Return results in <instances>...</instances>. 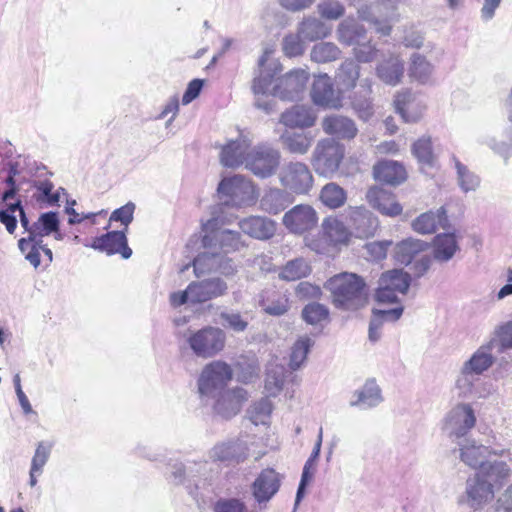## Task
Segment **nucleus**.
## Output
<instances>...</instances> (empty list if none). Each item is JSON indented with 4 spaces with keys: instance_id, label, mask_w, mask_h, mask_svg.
<instances>
[{
    "instance_id": "864d4df0",
    "label": "nucleus",
    "mask_w": 512,
    "mask_h": 512,
    "mask_svg": "<svg viewBox=\"0 0 512 512\" xmlns=\"http://www.w3.org/2000/svg\"><path fill=\"white\" fill-rule=\"evenodd\" d=\"M311 268L304 259H295L288 262L280 272L281 279L286 281H296L310 274Z\"/></svg>"
},
{
    "instance_id": "a211bd4d",
    "label": "nucleus",
    "mask_w": 512,
    "mask_h": 512,
    "mask_svg": "<svg viewBox=\"0 0 512 512\" xmlns=\"http://www.w3.org/2000/svg\"><path fill=\"white\" fill-rule=\"evenodd\" d=\"M311 99L317 106L330 109L342 107V94L334 89L332 79L327 74L315 77L311 88Z\"/></svg>"
},
{
    "instance_id": "58836bf2",
    "label": "nucleus",
    "mask_w": 512,
    "mask_h": 512,
    "mask_svg": "<svg viewBox=\"0 0 512 512\" xmlns=\"http://www.w3.org/2000/svg\"><path fill=\"white\" fill-rule=\"evenodd\" d=\"M286 127L308 128L315 124L316 115L311 108L295 106L281 115L280 119Z\"/></svg>"
},
{
    "instance_id": "8fccbe9b",
    "label": "nucleus",
    "mask_w": 512,
    "mask_h": 512,
    "mask_svg": "<svg viewBox=\"0 0 512 512\" xmlns=\"http://www.w3.org/2000/svg\"><path fill=\"white\" fill-rule=\"evenodd\" d=\"M313 345V341L308 336L299 337L293 344L290 353L289 367L292 370H297L306 361L307 354Z\"/></svg>"
},
{
    "instance_id": "49530a36",
    "label": "nucleus",
    "mask_w": 512,
    "mask_h": 512,
    "mask_svg": "<svg viewBox=\"0 0 512 512\" xmlns=\"http://www.w3.org/2000/svg\"><path fill=\"white\" fill-rule=\"evenodd\" d=\"M59 228V219L56 212H46L29 229V234L42 239L49 236Z\"/></svg>"
},
{
    "instance_id": "cd10ccee",
    "label": "nucleus",
    "mask_w": 512,
    "mask_h": 512,
    "mask_svg": "<svg viewBox=\"0 0 512 512\" xmlns=\"http://www.w3.org/2000/svg\"><path fill=\"white\" fill-rule=\"evenodd\" d=\"M227 290V283L220 278H210L190 283L193 304L221 297L226 294Z\"/></svg>"
},
{
    "instance_id": "e433bc0d",
    "label": "nucleus",
    "mask_w": 512,
    "mask_h": 512,
    "mask_svg": "<svg viewBox=\"0 0 512 512\" xmlns=\"http://www.w3.org/2000/svg\"><path fill=\"white\" fill-rule=\"evenodd\" d=\"M403 73L404 64L398 56H390L382 60L376 68L378 78L391 86H396L400 83Z\"/></svg>"
},
{
    "instance_id": "4c0bfd02",
    "label": "nucleus",
    "mask_w": 512,
    "mask_h": 512,
    "mask_svg": "<svg viewBox=\"0 0 512 512\" xmlns=\"http://www.w3.org/2000/svg\"><path fill=\"white\" fill-rule=\"evenodd\" d=\"M340 41L353 46L354 55L361 62H370L375 58L376 51L371 46L367 34H341Z\"/></svg>"
},
{
    "instance_id": "aec40b11",
    "label": "nucleus",
    "mask_w": 512,
    "mask_h": 512,
    "mask_svg": "<svg viewBox=\"0 0 512 512\" xmlns=\"http://www.w3.org/2000/svg\"><path fill=\"white\" fill-rule=\"evenodd\" d=\"M252 140L248 135L241 133L237 139L228 141L221 150L220 161L223 166L236 168L246 167L248 153L251 151Z\"/></svg>"
},
{
    "instance_id": "13d9d810",
    "label": "nucleus",
    "mask_w": 512,
    "mask_h": 512,
    "mask_svg": "<svg viewBox=\"0 0 512 512\" xmlns=\"http://www.w3.org/2000/svg\"><path fill=\"white\" fill-rule=\"evenodd\" d=\"M340 56L338 47L330 42L316 44L311 51V59L317 63L335 61Z\"/></svg>"
},
{
    "instance_id": "1a4fd4ad",
    "label": "nucleus",
    "mask_w": 512,
    "mask_h": 512,
    "mask_svg": "<svg viewBox=\"0 0 512 512\" xmlns=\"http://www.w3.org/2000/svg\"><path fill=\"white\" fill-rule=\"evenodd\" d=\"M187 343L196 356L212 358L223 351L226 334L220 328L207 326L191 333L187 337Z\"/></svg>"
},
{
    "instance_id": "412c9836",
    "label": "nucleus",
    "mask_w": 512,
    "mask_h": 512,
    "mask_svg": "<svg viewBox=\"0 0 512 512\" xmlns=\"http://www.w3.org/2000/svg\"><path fill=\"white\" fill-rule=\"evenodd\" d=\"M18 248L25 260L36 270L40 268L42 263L41 253L44 254V268L48 267L53 261L52 250L43 244V239L31 234L19 239Z\"/></svg>"
},
{
    "instance_id": "c03bdc74",
    "label": "nucleus",
    "mask_w": 512,
    "mask_h": 512,
    "mask_svg": "<svg viewBox=\"0 0 512 512\" xmlns=\"http://www.w3.org/2000/svg\"><path fill=\"white\" fill-rule=\"evenodd\" d=\"M452 161L456 169L457 183L461 191L464 193L476 191L481 183L480 177L460 162L457 157L453 156Z\"/></svg>"
},
{
    "instance_id": "a18cd8bd",
    "label": "nucleus",
    "mask_w": 512,
    "mask_h": 512,
    "mask_svg": "<svg viewBox=\"0 0 512 512\" xmlns=\"http://www.w3.org/2000/svg\"><path fill=\"white\" fill-rule=\"evenodd\" d=\"M319 197L322 204L330 209L340 208L347 201L346 191L334 182L324 185L320 191Z\"/></svg>"
},
{
    "instance_id": "2f4dec72",
    "label": "nucleus",
    "mask_w": 512,
    "mask_h": 512,
    "mask_svg": "<svg viewBox=\"0 0 512 512\" xmlns=\"http://www.w3.org/2000/svg\"><path fill=\"white\" fill-rule=\"evenodd\" d=\"M448 222L446 209L442 206L437 210L427 211L416 217L412 223V229L419 234H432L438 228H445Z\"/></svg>"
},
{
    "instance_id": "e2e57ef3",
    "label": "nucleus",
    "mask_w": 512,
    "mask_h": 512,
    "mask_svg": "<svg viewBox=\"0 0 512 512\" xmlns=\"http://www.w3.org/2000/svg\"><path fill=\"white\" fill-rule=\"evenodd\" d=\"M490 341H495V347L499 346L500 351L512 349V321L499 326Z\"/></svg>"
},
{
    "instance_id": "f257e3e1",
    "label": "nucleus",
    "mask_w": 512,
    "mask_h": 512,
    "mask_svg": "<svg viewBox=\"0 0 512 512\" xmlns=\"http://www.w3.org/2000/svg\"><path fill=\"white\" fill-rule=\"evenodd\" d=\"M273 48H266L259 59V74L254 78L252 89L255 95L264 96L272 93L282 99L293 100L303 93L309 79L308 71L295 69L278 79L272 87L275 75L281 70L280 64L271 59Z\"/></svg>"
},
{
    "instance_id": "393cba45",
    "label": "nucleus",
    "mask_w": 512,
    "mask_h": 512,
    "mask_svg": "<svg viewBox=\"0 0 512 512\" xmlns=\"http://www.w3.org/2000/svg\"><path fill=\"white\" fill-rule=\"evenodd\" d=\"M366 201L373 209L387 217H397L403 212V207L396 196L378 186L371 187L367 191Z\"/></svg>"
},
{
    "instance_id": "72a5a7b5",
    "label": "nucleus",
    "mask_w": 512,
    "mask_h": 512,
    "mask_svg": "<svg viewBox=\"0 0 512 512\" xmlns=\"http://www.w3.org/2000/svg\"><path fill=\"white\" fill-rule=\"evenodd\" d=\"M323 131L341 139H352L357 135L358 129L348 117L342 115H330L322 121Z\"/></svg>"
},
{
    "instance_id": "680f3d73",
    "label": "nucleus",
    "mask_w": 512,
    "mask_h": 512,
    "mask_svg": "<svg viewBox=\"0 0 512 512\" xmlns=\"http://www.w3.org/2000/svg\"><path fill=\"white\" fill-rule=\"evenodd\" d=\"M231 442L234 463L244 462L251 455L252 449L256 443L254 438L251 437L241 438Z\"/></svg>"
},
{
    "instance_id": "79ce46f5",
    "label": "nucleus",
    "mask_w": 512,
    "mask_h": 512,
    "mask_svg": "<svg viewBox=\"0 0 512 512\" xmlns=\"http://www.w3.org/2000/svg\"><path fill=\"white\" fill-rule=\"evenodd\" d=\"M313 136L308 132H293L286 130L281 134L280 139L283 146L294 154H306L310 149Z\"/></svg>"
},
{
    "instance_id": "c9c22d12",
    "label": "nucleus",
    "mask_w": 512,
    "mask_h": 512,
    "mask_svg": "<svg viewBox=\"0 0 512 512\" xmlns=\"http://www.w3.org/2000/svg\"><path fill=\"white\" fill-rule=\"evenodd\" d=\"M285 373V368L281 365H272L267 370L264 388L268 396L275 397L284 390L285 398L292 399L294 397V388L284 389Z\"/></svg>"
},
{
    "instance_id": "bb28decb",
    "label": "nucleus",
    "mask_w": 512,
    "mask_h": 512,
    "mask_svg": "<svg viewBox=\"0 0 512 512\" xmlns=\"http://www.w3.org/2000/svg\"><path fill=\"white\" fill-rule=\"evenodd\" d=\"M247 401V392L243 388L221 391L216 399L214 411L222 418L229 419L239 413Z\"/></svg>"
},
{
    "instance_id": "39448f33",
    "label": "nucleus",
    "mask_w": 512,
    "mask_h": 512,
    "mask_svg": "<svg viewBox=\"0 0 512 512\" xmlns=\"http://www.w3.org/2000/svg\"><path fill=\"white\" fill-rule=\"evenodd\" d=\"M216 194L224 206L236 209L253 206L259 196L256 185L240 174L223 177L217 186Z\"/></svg>"
},
{
    "instance_id": "f704fd0d",
    "label": "nucleus",
    "mask_w": 512,
    "mask_h": 512,
    "mask_svg": "<svg viewBox=\"0 0 512 512\" xmlns=\"http://www.w3.org/2000/svg\"><path fill=\"white\" fill-rule=\"evenodd\" d=\"M381 389L373 379L367 380L365 384L353 393L350 402L352 406L360 408L376 407L382 402Z\"/></svg>"
},
{
    "instance_id": "4be33fe9",
    "label": "nucleus",
    "mask_w": 512,
    "mask_h": 512,
    "mask_svg": "<svg viewBox=\"0 0 512 512\" xmlns=\"http://www.w3.org/2000/svg\"><path fill=\"white\" fill-rule=\"evenodd\" d=\"M8 165L9 175L6 182L11 188L4 192V201L12 199L15 195V188L24 183L30 182L34 176V165L26 157L18 156L14 160L10 161Z\"/></svg>"
},
{
    "instance_id": "0eeeda50",
    "label": "nucleus",
    "mask_w": 512,
    "mask_h": 512,
    "mask_svg": "<svg viewBox=\"0 0 512 512\" xmlns=\"http://www.w3.org/2000/svg\"><path fill=\"white\" fill-rule=\"evenodd\" d=\"M345 147L334 139L320 140L313 152L312 165L320 176L332 178L339 170Z\"/></svg>"
},
{
    "instance_id": "bf43d9fd",
    "label": "nucleus",
    "mask_w": 512,
    "mask_h": 512,
    "mask_svg": "<svg viewBox=\"0 0 512 512\" xmlns=\"http://www.w3.org/2000/svg\"><path fill=\"white\" fill-rule=\"evenodd\" d=\"M317 10L327 20H338L345 13L344 6L338 0H323L318 4Z\"/></svg>"
},
{
    "instance_id": "5701e85b",
    "label": "nucleus",
    "mask_w": 512,
    "mask_h": 512,
    "mask_svg": "<svg viewBox=\"0 0 512 512\" xmlns=\"http://www.w3.org/2000/svg\"><path fill=\"white\" fill-rule=\"evenodd\" d=\"M318 221L317 213L310 205H296L283 216L284 226L292 233H303Z\"/></svg>"
},
{
    "instance_id": "6e6d98bb",
    "label": "nucleus",
    "mask_w": 512,
    "mask_h": 512,
    "mask_svg": "<svg viewBox=\"0 0 512 512\" xmlns=\"http://www.w3.org/2000/svg\"><path fill=\"white\" fill-rule=\"evenodd\" d=\"M204 466L205 463H175L171 471L172 481L176 484H183L188 477H195L199 474Z\"/></svg>"
},
{
    "instance_id": "f3484780",
    "label": "nucleus",
    "mask_w": 512,
    "mask_h": 512,
    "mask_svg": "<svg viewBox=\"0 0 512 512\" xmlns=\"http://www.w3.org/2000/svg\"><path fill=\"white\" fill-rule=\"evenodd\" d=\"M283 476L274 468L262 469L251 485L254 500L259 504H267L279 491Z\"/></svg>"
},
{
    "instance_id": "7c9ffc66",
    "label": "nucleus",
    "mask_w": 512,
    "mask_h": 512,
    "mask_svg": "<svg viewBox=\"0 0 512 512\" xmlns=\"http://www.w3.org/2000/svg\"><path fill=\"white\" fill-rule=\"evenodd\" d=\"M495 348V341H488L479 346L471 356L462 363V366L483 375L487 372L495 362L493 354Z\"/></svg>"
},
{
    "instance_id": "37998d69",
    "label": "nucleus",
    "mask_w": 512,
    "mask_h": 512,
    "mask_svg": "<svg viewBox=\"0 0 512 512\" xmlns=\"http://www.w3.org/2000/svg\"><path fill=\"white\" fill-rule=\"evenodd\" d=\"M291 199L289 194L278 188H270L260 200L261 209L269 214H278L283 211Z\"/></svg>"
},
{
    "instance_id": "a878e982",
    "label": "nucleus",
    "mask_w": 512,
    "mask_h": 512,
    "mask_svg": "<svg viewBox=\"0 0 512 512\" xmlns=\"http://www.w3.org/2000/svg\"><path fill=\"white\" fill-rule=\"evenodd\" d=\"M346 216L360 238L374 236L379 227L378 218L364 206L348 207Z\"/></svg>"
},
{
    "instance_id": "9d476101",
    "label": "nucleus",
    "mask_w": 512,
    "mask_h": 512,
    "mask_svg": "<svg viewBox=\"0 0 512 512\" xmlns=\"http://www.w3.org/2000/svg\"><path fill=\"white\" fill-rule=\"evenodd\" d=\"M231 366L222 361L215 360L206 364L197 381L198 392L202 398L212 397L217 391L223 390L232 380Z\"/></svg>"
},
{
    "instance_id": "dca6fc26",
    "label": "nucleus",
    "mask_w": 512,
    "mask_h": 512,
    "mask_svg": "<svg viewBox=\"0 0 512 512\" xmlns=\"http://www.w3.org/2000/svg\"><path fill=\"white\" fill-rule=\"evenodd\" d=\"M280 164V153L268 146H259L248 153L246 169L255 176L267 178L274 174Z\"/></svg>"
},
{
    "instance_id": "c756f323",
    "label": "nucleus",
    "mask_w": 512,
    "mask_h": 512,
    "mask_svg": "<svg viewBox=\"0 0 512 512\" xmlns=\"http://www.w3.org/2000/svg\"><path fill=\"white\" fill-rule=\"evenodd\" d=\"M238 226L243 233L259 240L271 238L276 231V223L261 216L242 218L239 220Z\"/></svg>"
},
{
    "instance_id": "f8f14e48",
    "label": "nucleus",
    "mask_w": 512,
    "mask_h": 512,
    "mask_svg": "<svg viewBox=\"0 0 512 512\" xmlns=\"http://www.w3.org/2000/svg\"><path fill=\"white\" fill-rule=\"evenodd\" d=\"M410 275L403 270L384 272L378 282L375 299L379 303H398V295L405 294L410 286Z\"/></svg>"
},
{
    "instance_id": "f03ea898",
    "label": "nucleus",
    "mask_w": 512,
    "mask_h": 512,
    "mask_svg": "<svg viewBox=\"0 0 512 512\" xmlns=\"http://www.w3.org/2000/svg\"><path fill=\"white\" fill-rule=\"evenodd\" d=\"M511 475V462L494 461L486 471L476 472L466 480L465 492L458 503L474 510L482 508L494 499L495 490Z\"/></svg>"
},
{
    "instance_id": "20e7f679",
    "label": "nucleus",
    "mask_w": 512,
    "mask_h": 512,
    "mask_svg": "<svg viewBox=\"0 0 512 512\" xmlns=\"http://www.w3.org/2000/svg\"><path fill=\"white\" fill-rule=\"evenodd\" d=\"M228 220L215 216L201 222V245L207 250H216L226 256L245 246L240 232L226 227Z\"/></svg>"
},
{
    "instance_id": "2eb2a0df",
    "label": "nucleus",
    "mask_w": 512,
    "mask_h": 512,
    "mask_svg": "<svg viewBox=\"0 0 512 512\" xmlns=\"http://www.w3.org/2000/svg\"><path fill=\"white\" fill-rule=\"evenodd\" d=\"M194 273L201 277L209 273H220L226 277L233 276L237 269L231 258L224 256L216 250L204 249L193 261Z\"/></svg>"
},
{
    "instance_id": "473e14b6",
    "label": "nucleus",
    "mask_w": 512,
    "mask_h": 512,
    "mask_svg": "<svg viewBox=\"0 0 512 512\" xmlns=\"http://www.w3.org/2000/svg\"><path fill=\"white\" fill-rule=\"evenodd\" d=\"M374 178L389 185H399L407 178V172L403 164L384 160L378 162L373 169Z\"/></svg>"
},
{
    "instance_id": "052dcab7",
    "label": "nucleus",
    "mask_w": 512,
    "mask_h": 512,
    "mask_svg": "<svg viewBox=\"0 0 512 512\" xmlns=\"http://www.w3.org/2000/svg\"><path fill=\"white\" fill-rule=\"evenodd\" d=\"M52 450V443L47 441H41L37 444L35 453L32 457L30 469L35 472H43V468L46 465Z\"/></svg>"
},
{
    "instance_id": "774afa93",
    "label": "nucleus",
    "mask_w": 512,
    "mask_h": 512,
    "mask_svg": "<svg viewBox=\"0 0 512 512\" xmlns=\"http://www.w3.org/2000/svg\"><path fill=\"white\" fill-rule=\"evenodd\" d=\"M220 318L224 327L232 329L235 332H243L248 326V322L244 320L239 313L222 312Z\"/></svg>"
},
{
    "instance_id": "09e8293b",
    "label": "nucleus",
    "mask_w": 512,
    "mask_h": 512,
    "mask_svg": "<svg viewBox=\"0 0 512 512\" xmlns=\"http://www.w3.org/2000/svg\"><path fill=\"white\" fill-rule=\"evenodd\" d=\"M434 73V66L419 54H413L409 67V75L420 83H428Z\"/></svg>"
},
{
    "instance_id": "de8ad7c7",
    "label": "nucleus",
    "mask_w": 512,
    "mask_h": 512,
    "mask_svg": "<svg viewBox=\"0 0 512 512\" xmlns=\"http://www.w3.org/2000/svg\"><path fill=\"white\" fill-rule=\"evenodd\" d=\"M260 305L267 314L272 316L284 315L290 307L287 295L275 291L263 297Z\"/></svg>"
},
{
    "instance_id": "5fc2aeb1",
    "label": "nucleus",
    "mask_w": 512,
    "mask_h": 512,
    "mask_svg": "<svg viewBox=\"0 0 512 512\" xmlns=\"http://www.w3.org/2000/svg\"><path fill=\"white\" fill-rule=\"evenodd\" d=\"M302 318L309 325H322L329 319V310L320 303H309L302 310Z\"/></svg>"
},
{
    "instance_id": "603ef678",
    "label": "nucleus",
    "mask_w": 512,
    "mask_h": 512,
    "mask_svg": "<svg viewBox=\"0 0 512 512\" xmlns=\"http://www.w3.org/2000/svg\"><path fill=\"white\" fill-rule=\"evenodd\" d=\"M34 187L38 192V200L46 202L49 206H58L61 198L67 195L62 187L52 192L54 185L48 180L35 182Z\"/></svg>"
},
{
    "instance_id": "c85d7f7f",
    "label": "nucleus",
    "mask_w": 512,
    "mask_h": 512,
    "mask_svg": "<svg viewBox=\"0 0 512 512\" xmlns=\"http://www.w3.org/2000/svg\"><path fill=\"white\" fill-rule=\"evenodd\" d=\"M507 110L508 125L502 130V136L505 140H497L494 137L486 139V145L495 153L502 156L505 160L512 157V88L510 89L505 100Z\"/></svg>"
},
{
    "instance_id": "9b49d317",
    "label": "nucleus",
    "mask_w": 512,
    "mask_h": 512,
    "mask_svg": "<svg viewBox=\"0 0 512 512\" xmlns=\"http://www.w3.org/2000/svg\"><path fill=\"white\" fill-rule=\"evenodd\" d=\"M481 375L461 365L454 381V391L460 399H486L494 392L492 384L481 380Z\"/></svg>"
},
{
    "instance_id": "69168bd1",
    "label": "nucleus",
    "mask_w": 512,
    "mask_h": 512,
    "mask_svg": "<svg viewBox=\"0 0 512 512\" xmlns=\"http://www.w3.org/2000/svg\"><path fill=\"white\" fill-rule=\"evenodd\" d=\"M284 53L289 57L301 55L305 50V43L301 34H287L283 42Z\"/></svg>"
},
{
    "instance_id": "3c124183",
    "label": "nucleus",
    "mask_w": 512,
    "mask_h": 512,
    "mask_svg": "<svg viewBox=\"0 0 512 512\" xmlns=\"http://www.w3.org/2000/svg\"><path fill=\"white\" fill-rule=\"evenodd\" d=\"M273 405L268 398L253 403L248 410V417L255 425H267L270 422Z\"/></svg>"
},
{
    "instance_id": "ddd939ff",
    "label": "nucleus",
    "mask_w": 512,
    "mask_h": 512,
    "mask_svg": "<svg viewBox=\"0 0 512 512\" xmlns=\"http://www.w3.org/2000/svg\"><path fill=\"white\" fill-rule=\"evenodd\" d=\"M281 185L296 194H307L313 187V175L308 166L302 162L285 164L279 172Z\"/></svg>"
},
{
    "instance_id": "4d7b16f0",
    "label": "nucleus",
    "mask_w": 512,
    "mask_h": 512,
    "mask_svg": "<svg viewBox=\"0 0 512 512\" xmlns=\"http://www.w3.org/2000/svg\"><path fill=\"white\" fill-rule=\"evenodd\" d=\"M336 78L338 83L347 89L354 88L359 78V67L352 60H346L340 66Z\"/></svg>"
},
{
    "instance_id": "b1692460",
    "label": "nucleus",
    "mask_w": 512,
    "mask_h": 512,
    "mask_svg": "<svg viewBox=\"0 0 512 512\" xmlns=\"http://www.w3.org/2000/svg\"><path fill=\"white\" fill-rule=\"evenodd\" d=\"M394 105L402 119L408 123L419 121L427 108L424 99L410 91L398 93L395 97Z\"/></svg>"
},
{
    "instance_id": "6ab92c4d",
    "label": "nucleus",
    "mask_w": 512,
    "mask_h": 512,
    "mask_svg": "<svg viewBox=\"0 0 512 512\" xmlns=\"http://www.w3.org/2000/svg\"><path fill=\"white\" fill-rule=\"evenodd\" d=\"M84 246L107 255L120 254L124 259L132 255V250L128 247L127 238L124 231H111L92 240L85 241Z\"/></svg>"
},
{
    "instance_id": "423d86ee",
    "label": "nucleus",
    "mask_w": 512,
    "mask_h": 512,
    "mask_svg": "<svg viewBox=\"0 0 512 512\" xmlns=\"http://www.w3.org/2000/svg\"><path fill=\"white\" fill-rule=\"evenodd\" d=\"M321 228L318 237L307 239V246L316 253L332 254L348 244L351 232L337 217L325 218Z\"/></svg>"
},
{
    "instance_id": "6e6552de",
    "label": "nucleus",
    "mask_w": 512,
    "mask_h": 512,
    "mask_svg": "<svg viewBox=\"0 0 512 512\" xmlns=\"http://www.w3.org/2000/svg\"><path fill=\"white\" fill-rule=\"evenodd\" d=\"M477 418L472 405L461 402L453 406L441 423L442 432L451 439L466 436L476 425Z\"/></svg>"
},
{
    "instance_id": "a19ab883",
    "label": "nucleus",
    "mask_w": 512,
    "mask_h": 512,
    "mask_svg": "<svg viewBox=\"0 0 512 512\" xmlns=\"http://www.w3.org/2000/svg\"><path fill=\"white\" fill-rule=\"evenodd\" d=\"M412 154L417 159L423 172L427 173L426 169L437 167V157L433 152L430 137L424 136L415 141L412 145Z\"/></svg>"
},
{
    "instance_id": "ea45409f",
    "label": "nucleus",
    "mask_w": 512,
    "mask_h": 512,
    "mask_svg": "<svg viewBox=\"0 0 512 512\" xmlns=\"http://www.w3.org/2000/svg\"><path fill=\"white\" fill-rule=\"evenodd\" d=\"M459 250L455 233L438 234L433 241V256L439 262H448Z\"/></svg>"
},
{
    "instance_id": "0e129e2a",
    "label": "nucleus",
    "mask_w": 512,
    "mask_h": 512,
    "mask_svg": "<svg viewBox=\"0 0 512 512\" xmlns=\"http://www.w3.org/2000/svg\"><path fill=\"white\" fill-rule=\"evenodd\" d=\"M316 472V462L308 459L303 467L301 480L296 494L295 504L298 505L304 496L306 486L312 481Z\"/></svg>"
},
{
    "instance_id": "4468645a",
    "label": "nucleus",
    "mask_w": 512,
    "mask_h": 512,
    "mask_svg": "<svg viewBox=\"0 0 512 512\" xmlns=\"http://www.w3.org/2000/svg\"><path fill=\"white\" fill-rule=\"evenodd\" d=\"M427 248V244L419 239L407 238L395 246V259L405 265L414 262L416 275L420 276L427 271L430 265V259L421 255Z\"/></svg>"
},
{
    "instance_id": "338daca9",
    "label": "nucleus",
    "mask_w": 512,
    "mask_h": 512,
    "mask_svg": "<svg viewBox=\"0 0 512 512\" xmlns=\"http://www.w3.org/2000/svg\"><path fill=\"white\" fill-rule=\"evenodd\" d=\"M135 208L136 206L133 202H128L122 207L114 210L110 215L109 221L120 222L121 225L127 228L133 221Z\"/></svg>"
},
{
    "instance_id": "7ed1b4c3",
    "label": "nucleus",
    "mask_w": 512,
    "mask_h": 512,
    "mask_svg": "<svg viewBox=\"0 0 512 512\" xmlns=\"http://www.w3.org/2000/svg\"><path fill=\"white\" fill-rule=\"evenodd\" d=\"M325 288L330 291L336 307L357 310L367 303L365 281L355 273L343 272L329 278Z\"/></svg>"
}]
</instances>
